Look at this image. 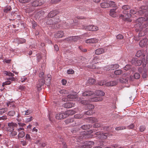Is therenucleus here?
<instances>
[{"instance_id":"1","label":"nucleus","mask_w":148,"mask_h":148,"mask_svg":"<svg viewBox=\"0 0 148 148\" xmlns=\"http://www.w3.org/2000/svg\"><path fill=\"white\" fill-rule=\"evenodd\" d=\"M138 13L141 15L144 14L146 18V19L145 18L141 17L138 18L136 21V22L137 23L135 25V27L136 28V31H140L138 34V36L139 37L145 34V33L141 31L143 28L146 27L148 25V5L141 6Z\"/></svg>"},{"instance_id":"2","label":"nucleus","mask_w":148,"mask_h":148,"mask_svg":"<svg viewBox=\"0 0 148 148\" xmlns=\"http://www.w3.org/2000/svg\"><path fill=\"white\" fill-rule=\"evenodd\" d=\"M19 1L22 3H29L30 8H27L25 10L26 13H30L34 10V7H36L42 5L44 3V0H19Z\"/></svg>"},{"instance_id":"3","label":"nucleus","mask_w":148,"mask_h":148,"mask_svg":"<svg viewBox=\"0 0 148 148\" xmlns=\"http://www.w3.org/2000/svg\"><path fill=\"white\" fill-rule=\"evenodd\" d=\"M122 8L125 10L123 11V13L125 14L121 15L120 17L123 20L125 21H127L129 22L131 21V20L130 19V18L132 16V15L128 13L126 10H128L130 8V7L127 5H123L122 7Z\"/></svg>"},{"instance_id":"4","label":"nucleus","mask_w":148,"mask_h":148,"mask_svg":"<svg viewBox=\"0 0 148 148\" xmlns=\"http://www.w3.org/2000/svg\"><path fill=\"white\" fill-rule=\"evenodd\" d=\"M75 113V111L69 110L65 113H59L57 114L56 116V118L58 120L64 119L69 115H73Z\"/></svg>"},{"instance_id":"5","label":"nucleus","mask_w":148,"mask_h":148,"mask_svg":"<svg viewBox=\"0 0 148 148\" xmlns=\"http://www.w3.org/2000/svg\"><path fill=\"white\" fill-rule=\"evenodd\" d=\"M17 126V124L13 122L9 123L8 124V128H12V130H13L11 133L10 136H13L17 135V132H16L14 131V127H16Z\"/></svg>"},{"instance_id":"6","label":"nucleus","mask_w":148,"mask_h":148,"mask_svg":"<svg viewBox=\"0 0 148 148\" xmlns=\"http://www.w3.org/2000/svg\"><path fill=\"white\" fill-rule=\"evenodd\" d=\"M93 133V131L92 130H90L89 132H81L80 135L79 137V140H81L83 138H88V137L90 134H91Z\"/></svg>"},{"instance_id":"7","label":"nucleus","mask_w":148,"mask_h":148,"mask_svg":"<svg viewBox=\"0 0 148 148\" xmlns=\"http://www.w3.org/2000/svg\"><path fill=\"white\" fill-rule=\"evenodd\" d=\"M144 63L143 59L142 60H138L136 58H133L131 61V63L132 64L136 66H140L142 64L143 65V64Z\"/></svg>"},{"instance_id":"8","label":"nucleus","mask_w":148,"mask_h":148,"mask_svg":"<svg viewBox=\"0 0 148 148\" xmlns=\"http://www.w3.org/2000/svg\"><path fill=\"white\" fill-rule=\"evenodd\" d=\"M82 29L86 30L96 31L98 30V27L94 25H89L88 26H84Z\"/></svg>"},{"instance_id":"9","label":"nucleus","mask_w":148,"mask_h":148,"mask_svg":"<svg viewBox=\"0 0 148 148\" xmlns=\"http://www.w3.org/2000/svg\"><path fill=\"white\" fill-rule=\"evenodd\" d=\"M94 143L93 141H86L84 143V145L81 147L80 148H90Z\"/></svg>"},{"instance_id":"10","label":"nucleus","mask_w":148,"mask_h":148,"mask_svg":"<svg viewBox=\"0 0 148 148\" xmlns=\"http://www.w3.org/2000/svg\"><path fill=\"white\" fill-rule=\"evenodd\" d=\"M45 84V80L44 79L39 80L37 85L36 87L38 90L41 89V87Z\"/></svg>"},{"instance_id":"11","label":"nucleus","mask_w":148,"mask_h":148,"mask_svg":"<svg viewBox=\"0 0 148 148\" xmlns=\"http://www.w3.org/2000/svg\"><path fill=\"white\" fill-rule=\"evenodd\" d=\"M58 14V11L56 10H55L51 11L47 16L51 18L55 16Z\"/></svg>"},{"instance_id":"12","label":"nucleus","mask_w":148,"mask_h":148,"mask_svg":"<svg viewBox=\"0 0 148 148\" xmlns=\"http://www.w3.org/2000/svg\"><path fill=\"white\" fill-rule=\"evenodd\" d=\"M46 23L48 25H53L52 18L46 16L45 19Z\"/></svg>"},{"instance_id":"13","label":"nucleus","mask_w":148,"mask_h":148,"mask_svg":"<svg viewBox=\"0 0 148 148\" xmlns=\"http://www.w3.org/2000/svg\"><path fill=\"white\" fill-rule=\"evenodd\" d=\"M147 39L146 38L143 39L140 41L139 45L141 47H145L147 44Z\"/></svg>"},{"instance_id":"14","label":"nucleus","mask_w":148,"mask_h":148,"mask_svg":"<svg viewBox=\"0 0 148 148\" xmlns=\"http://www.w3.org/2000/svg\"><path fill=\"white\" fill-rule=\"evenodd\" d=\"M103 100V99L101 97H95L91 98L89 99V100L90 101L97 102L101 101Z\"/></svg>"},{"instance_id":"15","label":"nucleus","mask_w":148,"mask_h":148,"mask_svg":"<svg viewBox=\"0 0 148 148\" xmlns=\"http://www.w3.org/2000/svg\"><path fill=\"white\" fill-rule=\"evenodd\" d=\"M87 121L90 123H93L98 121L97 119L94 117H89L86 119Z\"/></svg>"},{"instance_id":"16","label":"nucleus","mask_w":148,"mask_h":148,"mask_svg":"<svg viewBox=\"0 0 148 148\" xmlns=\"http://www.w3.org/2000/svg\"><path fill=\"white\" fill-rule=\"evenodd\" d=\"M75 104L71 102H66L63 105V107L67 108H70L74 106Z\"/></svg>"},{"instance_id":"17","label":"nucleus","mask_w":148,"mask_h":148,"mask_svg":"<svg viewBox=\"0 0 148 148\" xmlns=\"http://www.w3.org/2000/svg\"><path fill=\"white\" fill-rule=\"evenodd\" d=\"M98 41V40L96 38H91L86 40V43H93L97 42Z\"/></svg>"},{"instance_id":"18","label":"nucleus","mask_w":148,"mask_h":148,"mask_svg":"<svg viewBox=\"0 0 148 148\" xmlns=\"http://www.w3.org/2000/svg\"><path fill=\"white\" fill-rule=\"evenodd\" d=\"M64 33L62 31H60L58 32L55 35V37L56 38H61L63 37Z\"/></svg>"},{"instance_id":"19","label":"nucleus","mask_w":148,"mask_h":148,"mask_svg":"<svg viewBox=\"0 0 148 148\" xmlns=\"http://www.w3.org/2000/svg\"><path fill=\"white\" fill-rule=\"evenodd\" d=\"M96 135H100V138L101 139H105L107 138L108 134L107 133H103L102 134H101L100 132H97L95 133Z\"/></svg>"},{"instance_id":"20","label":"nucleus","mask_w":148,"mask_h":148,"mask_svg":"<svg viewBox=\"0 0 148 148\" xmlns=\"http://www.w3.org/2000/svg\"><path fill=\"white\" fill-rule=\"evenodd\" d=\"M94 92L91 91H86L83 93V95L84 96H87L92 95Z\"/></svg>"},{"instance_id":"21","label":"nucleus","mask_w":148,"mask_h":148,"mask_svg":"<svg viewBox=\"0 0 148 148\" xmlns=\"http://www.w3.org/2000/svg\"><path fill=\"white\" fill-rule=\"evenodd\" d=\"M117 82L116 81H112L106 83V85L108 86H112L116 85Z\"/></svg>"},{"instance_id":"22","label":"nucleus","mask_w":148,"mask_h":148,"mask_svg":"<svg viewBox=\"0 0 148 148\" xmlns=\"http://www.w3.org/2000/svg\"><path fill=\"white\" fill-rule=\"evenodd\" d=\"M104 50L102 48L97 49L95 51V53L97 55H99L104 53Z\"/></svg>"},{"instance_id":"23","label":"nucleus","mask_w":148,"mask_h":148,"mask_svg":"<svg viewBox=\"0 0 148 148\" xmlns=\"http://www.w3.org/2000/svg\"><path fill=\"white\" fill-rule=\"evenodd\" d=\"M100 5L101 7L103 8H108L109 7L108 3L107 2H102L100 4Z\"/></svg>"},{"instance_id":"24","label":"nucleus","mask_w":148,"mask_h":148,"mask_svg":"<svg viewBox=\"0 0 148 148\" xmlns=\"http://www.w3.org/2000/svg\"><path fill=\"white\" fill-rule=\"evenodd\" d=\"M95 93L98 96H103L105 95V93L101 90H98L95 91Z\"/></svg>"},{"instance_id":"25","label":"nucleus","mask_w":148,"mask_h":148,"mask_svg":"<svg viewBox=\"0 0 148 148\" xmlns=\"http://www.w3.org/2000/svg\"><path fill=\"white\" fill-rule=\"evenodd\" d=\"M116 9L114 8L111 9L110 10V15L113 17H116Z\"/></svg>"},{"instance_id":"26","label":"nucleus","mask_w":148,"mask_h":148,"mask_svg":"<svg viewBox=\"0 0 148 148\" xmlns=\"http://www.w3.org/2000/svg\"><path fill=\"white\" fill-rule=\"evenodd\" d=\"M53 20V24H56L60 22V20L58 16H56L54 18H52Z\"/></svg>"},{"instance_id":"27","label":"nucleus","mask_w":148,"mask_h":148,"mask_svg":"<svg viewBox=\"0 0 148 148\" xmlns=\"http://www.w3.org/2000/svg\"><path fill=\"white\" fill-rule=\"evenodd\" d=\"M142 56H145V55L143 54V51L141 50L138 51L136 54V56L139 57Z\"/></svg>"},{"instance_id":"28","label":"nucleus","mask_w":148,"mask_h":148,"mask_svg":"<svg viewBox=\"0 0 148 148\" xmlns=\"http://www.w3.org/2000/svg\"><path fill=\"white\" fill-rule=\"evenodd\" d=\"M91 127V125H84L82 126L81 128L84 130L89 129Z\"/></svg>"},{"instance_id":"29","label":"nucleus","mask_w":148,"mask_h":148,"mask_svg":"<svg viewBox=\"0 0 148 148\" xmlns=\"http://www.w3.org/2000/svg\"><path fill=\"white\" fill-rule=\"evenodd\" d=\"M8 110V109L6 108H2L0 109V115H2L3 114L6 112Z\"/></svg>"},{"instance_id":"30","label":"nucleus","mask_w":148,"mask_h":148,"mask_svg":"<svg viewBox=\"0 0 148 148\" xmlns=\"http://www.w3.org/2000/svg\"><path fill=\"white\" fill-rule=\"evenodd\" d=\"M25 133L23 131L19 132L18 135V139L23 137L25 136Z\"/></svg>"},{"instance_id":"31","label":"nucleus","mask_w":148,"mask_h":148,"mask_svg":"<svg viewBox=\"0 0 148 148\" xmlns=\"http://www.w3.org/2000/svg\"><path fill=\"white\" fill-rule=\"evenodd\" d=\"M16 112L14 110H11L9 111L8 113V115L11 117L14 116L15 115Z\"/></svg>"},{"instance_id":"32","label":"nucleus","mask_w":148,"mask_h":148,"mask_svg":"<svg viewBox=\"0 0 148 148\" xmlns=\"http://www.w3.org/2000/svg\"><path fill=\"white\" fill-rule=\"evenodd\" d=\"M81 99L80 98H77V101H79L83 105H87L88 103L87 101L86 100H81Z\"/></svg>"},{"instance_id":"33","label":"nucleus","mask_w":148,"mask_h":148,"mask_svg":"<svg viewBox=\"0 0 148 148\" xmlns=\"http://www.w3.org/2000/svg\"><path fill=\"white\" fill-rule=\"evenodd\" d=\"M95 80L93 78H90L88 80V83L89 84L91 85L94 84L95 82Z\"/></svg>"},{"instance_id":"34","label":"nucleus","mask_w":148,"mask_h":148,"mask_svg":"<svg viewBox=\"0 0 148 148\" xmlns=\"http://www.w3.org/2000/svg\"><path fill=\"white\" fill-rule=\"evenodd\" d=\"M112 70H113L118 69L119 67V65L117 64H114L110 65Z\"/></svg>"},{"instance_id":"35","label":"nucleus","mask_w":148,"mask_h":148,"mask_svg":"<svg viewBox=\"0 0 148 148\" xmlns=\"http://www.w3.org/2000/svg\"><path fill=\"white\" fill-rule=\"evenodd\" d=\"M4 74H5L6 75H8L10 77H14V75L13 73L10 71H4Z\"/></svg>"},{"instance_id":"36","label":"nucleus","mask_w":148,"mask_h":148,"mask_svg":"<svg viewBox=\"0 0 148 148\" xmlns=\"http://www.w3.org/2000/svg\"><path fill=\"white\" fill-rule=\"evenodd\" d=\"M74 121L73 118L67 119L65 121V122L66 124H67L73 122Z\"/></svg>"},{"instance_id":"37","label":"nucleus","mask_w":148,"mask_h":148,"mask_svg":"<svg viewBox=\"0 0 148 148\" xmlns=\"http://www.w3.org/2000/svg\"><path fill=\"white\" fill-rule=\"evenodd\" d=\"M123 73L122 71L120 69L115 70L114 71V73L116 75H119Z\"/></svg>"},{"instance_id":"38","label":"nucleus","mask_w":148,"mask_h":148,"mask_svg":"<svg viewBox=\"0 0 148 148\" xmlns=\"http://www.w3.org/2000/svg\"><path fill=\"white\" fill-rule=\"evenodd\" d=\"M88 109L89 110H92L95 108L94 105L91 104H88L87 105Z\"/></svg>"},{"instance_id":"39","label":"nucleus","mask_w":148,"mask_h":148,"mask_svg":"<svg viewBox=\"0 0 148 148\" xmlns=\"http://www.w3.org/2000/svg\"><path fill=\"white\" fill-rule=\"evenodd\" d=\"M83 115L82 114H77L74 116L75 119H81L83 118Z\"/></svg>"},{"instance_id":"40","label":"nucleus","mask_w":148,"mask_h":148,"mask_svg":"<svg viewBox=\"0 0 148 148\" xmlns=\"http://www.w3.org/2000/svg\"><path fill=\"white\" fill-rule=\"evenodd\" d=\"M109 5V7H115L116 6V4L115 2L110 1L108 3Z\"/></svg>"},{"instance_id":"41","label":"nucleus","mask_w":148,"mask_h":148,"mask_svg":"<svg viewBox=\"0 0 148 148\" xmlns=\"http://www.w3.org/2000/svg\"><path fill=\"white\" fill-rule=\"evenodd\" d=\"M11 10V7L10 6H8L5 8L4 10V11L5 12H8L10 11Z\"/></svg>"},{"instance_id":"42","label":"nucleus","mask_w":148,"mask_h":148,"mask_svg":"<svg viewBox=\"0 0 148 148\" xmlns=\"http://www.w3.org/2000/svg\"><path fill=\"white\" fill-rule=\"evenodd\" d=\"M104 70L109 71L112 70L110 65H107L104 67Z\"/></svg>"},{"instance_id":"43","label":"nucleus","mask_w":148,"mask_h":148,"mask_svg":"<svg viewBox=\"0 0 148 148\" xmlns=\"http://www.w3.org/2000/svg\"><path fill=\"white\" fill-rule=\"evenodd\" d=\"M77 95H70L67 96V98L70 99H71L75 98L77 97Z\"/></svg>"},{"instance_id":"44","label":"nucleus","mask_w":148,"mask_h":148,"mask_svg":"<svg viewBox=\"0 0 148 148\" xmlns=\"http://www.w3.org/2000/svg\"><path fill=\"white\" fill-rule=\"evenodd\" d=\"M143 61L144 63L143 64V66L144 67L148 63V55L146 57V60H145L144 58H143Z\"/></svg>"},{"instance_id":"45","label":"nucleus","mask_w":148,"mask_h":148,"mask_svg":"<svg viewBox=\"0 0 148 148\" xmlns=\"http://www.w3.org/2000/svg\"><path fill=\"white\" fill-rule=\"evenodd\" d=\"M92 114V110H88L87 111L85 112L84 113V114H86L88 115H90L91 114Z\"/></svg>"},{"instance_id":"46","label":"nucleus","mask_w":148,"mask_h":148,"mask_svg":"<svg viewBox=\"0 0 148 148\" xmlns=\"http://www.w3.org/2000/svg\"><path fill=\"white\" fill-rule=\"evenodd\" d=\"M126 127L125 126L115 128V130H123L126 129Z\"/></svg>"},{"instance_id":"47","label":"nucleus","mask_w":148,"mask_h":148,"mask_svg":"<svg viewBox=\"0 0 148 148\" xmlns=\"http://www.w3.org/2000/svg\"><path fill=\"white\" fill-rule=\"evenodd\" d=\"M25 40L24 38H20L18 40V42L19 43H23L25 42Z\"/></svg>"},{"instance_id":"48","label":"nucleus","mask_w":148,"mask_h":148,"mask_svg":"<svg viewBox=\"0 0 148 148\" xmlns=\"http://www.w3.org/2000/svg\"><path fill=\"white\" fill-rule=\"evenodd\" d=\"M123 36L121 34H118L116 36V38L119 40L123 39Z\"/></svg>"},{"instance_id":"49","label":"nucleus","mask_w":148,"mask_h":148,"mask_svg":"<svg viewBox=\"0 0 148 148\" xmlns=\"http://www.w3.org/2000/svg\"><path fill=\"white\" fill-rule=\"evenodd\" d=\"M73 36L70 37H69L66 38L65 40V41H67L69 42L73 41Z\"/></svg>"},{"instance_id":"50","label":"nucleus","mask_w":148,"mask_h":148,"mask_svg":"<svg viewBox=\"0 0 148 148\" xmlns=\"http://www.w3.org/2000/svg\"><path fill=\"white\" fill-rule=\"evenodd\" d=\"M33 119V117L31 116L29 118H27L25 119V121L26 122H30Z\"/></svg>"},{"instance_id":"51","label":"nucleus","mask_w":148,"mask_h":148,"mask_svg":"<svg viewBox=\"0 0 148 148\" xmlns=\"http://www.w3.org/2000/svg\"><path fill=\"white\" fill-rule=\"evenodd\" d=\"M134 78L136 79H139L140 77V75L138 73H136L134 75Z\"/></svg>"},{"instance_id":"52","label":"nucleus","mask_w":148,"mask_h":148,"mask_svg":"<svg viewBox=\"0 0 148 148\" xmlns=\"http://www.w3.org/2000/svg\"><path fill=\"white\" fill-rule=\"evenodd\" d=\"M44 73L43 72H41L39 74V76L40 77L42 78L41 79H44Z\"/></svg>"},{"instance_id":"53","label":"nucleus","mask_w":148,"mask_h":148,"mask_svg":"<svg viewBox=\"0 0 148 148\" xmlns=\"http://www.w3.org/2000/svg\"><path fill=\"white\" fill-rule=\"evenodd\" d=\"M32 112V111L30 110H27L25 111V115H28L31 114Z\"/></svg>"},{"instance_id":"54","label":"nucleus","mask_w":148,"mask_h":148,"mask_svg":"<svg viewBox=\"0 0 148 148\" xmlns=\"http://www.w3.org/2000/svg\"><path fill=\"white\" fill-rule=\"evenodd\" d=\"M131 68V66L130 65H127L124 67V69L126 71H127L130 69Z\"/></svg>"},{"instance_id":"55","label":"nucleus","mask_w":148,"mask_h":148,"mask_svg":"<svg viewBox=\"0 0 148 148\" xmlns=\"http://www.w3.org/2000/svg\"><path fill=\"white\" fill-rule=\"evenodd\" d=\"M101 126V125L100 123H96L94 124L93 125V127H99Z\"/></svg>"},{"instance_id":"56","label":"nucleus","mask_w":148,"mask_h":148,"mask_svg":"<svg viewBox=\"0 0 148 148\" xmlns=\"http://www.w3.org/2000/svg\"><path fill=\"white\" fill-rule=\"evenodd\" d=\"M32 27L33 29H35L36 27V26L37 24L36 22L34 21L32 22Z\"/></svg>"},{"instance_id":"57","label":"nucleus","mask_w":148,"mask_h":148,"mask_svg":"<svg viewBox=\"0 0 148 148\" xmlns=\"http://www.w3.org/2000/svg\"><path fill=\"white\" fill-rule=\"evenodd\" d=\"M11 84V82L10 81H6L4 83H3V86H4V85H9L10 84Z\"/></svg>"},{"instance_id":"58","label":"nucleus","mask_w":148,"mask_h":148,"mask_svg":"<svg viewBox=\"0 0 148 148\" xmlns=\"http://www.w3.org/2000/svg\"><path fill=\"white\" fill-rule=\"evenodd\" d=\"M67 73L68 74H72L74 73V71L72 69H70L68 70Z\"/></svg>"},{"instance_id":"59","label":"nucleus","mask_w":148,"mask_h":148,"mask_svg":"<svg viewBox=\"0 0 148 148\" xmlns=\"http://www.w3.org/2000/svg\"><path fill=\"white\" fill-rule=\"evenodd\" d=\"M21 144L23 146H25L27 145V143L26 141L25 140H22L21 141Z\"/></svg>"},{"instance_id":"60","label":"nucleus","mask_w":148,"mask_h":148,"mask_svg":"<svg viewBox=\"0 0 148 148\" xmlns=\"http://www.w3.org/2000/svg\"><path fill=\"white\" fill-rule=\"evenodd\" d=\"M7 119V117L6 116H2L0 117V121L1 120H5Z\"/></svg>"},{"instance_id":"61","label":"nucleus","mask_w":148,"mask_h":148,"mask_svg":"<svg viewBox=\"0 0 148 148\" xmlns=\"http://www.w3.org/2000/svg\"><path fill=\"white\" fill-rule=\"evenodd\" d=\"M73 41H76L79 39V37L78 36H73Z\"/></svg>"},{"instance_id":"62","label":"nucleus","mask_w":148,"mask_h":148,"mask_svg":"<svg viewBox=\"0 0 148 148\" xmlns=\"http://www.w3.org/2000/svg\"><path fill=\"white\" fill-rule=\"evenodd\" d=\"M44 12L42 10L38 12V14L40 16H41L42 15L44 14Z\"/></svg>"},{"instance_id":"63","label":"nucleus","mask_w":148,"mask_h":148,"mask_svg":"<svg viewBox=\"0 0 148 148\" xmlns=\"http://www.w3.org/2000/svg\"><path fill=\"white\" fill-rule=\"evenodd\" d=\"M134 124H132L131 125L128 126L127 127V128L129 129H132L134 128Z\"/></svg>"},{"instance_id":"64","label":"nucleus","mask_w":148,"mask_h":148,"mask_svg":"<svg viewBox=\"0 0 148 148\" xmlns=\"http://www.w3.org/2000/svg\"><path fill=\"white\" fill-rule=\"evenodd\" d=\"M145 127L144 126H142L140 127V130L141 132H143L145 129Z\"/></svg>"}]
</instances>
